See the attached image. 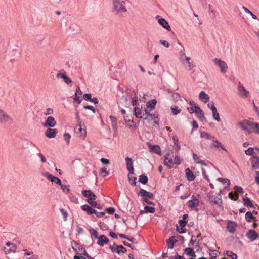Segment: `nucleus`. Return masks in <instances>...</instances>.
Segmentation results:
<instances>
[{
  "label": "nucleus",
  "instance_id": "1",
  "mask_svg": "<svg viewBox=\"0 0 259 259\" xmlns=\"http://www.w3.org/2000/svg\"><path fill=\"white\" fill-rule=\"evenodd\" d=\"M81 209L85 211L88 215L93 214H96L98 218H101L105 215V211L98 212L94 208H91V207H89L88 204H84L81 206Z\"/></svg>",
  "mask_w": 259,
  "mask_h": 259
},
{
  "label": "nucleus",
  "instance_id": "2",
  "mask_svg": "<svg viewBox=\"0 0 259 259\" xmlns=\"http://www.w3.org/2000/svg\"><path fill=\"white\" fill-rule=\"evenodd\" d=\"M207 198L209 199H212L211 202L218 205L220 208L223 207L222 206L223 201L221 197H218L217 194H214V192L211 191H210L207 195Z\"/></svg>",
  "mask_w": 259,
  "mask_h": 259
},
{
  "label": "nucleus",
  "instance_id": "3",
  "mask_svg": "<svg viewBox=\"0 0 259 259\" xmlns=\"http://www.w3.org/2000/svg\"><path fill=\"white\" fill-rule=\"evenodd\" d=\"M138 195L142 197V201L144 202L148 200L149 199H153L154 198V195L152 193L148 192L143 189H140L139 192L138 193Z\"/></svg>",
  "mask_w": 259,
  "mask_h": 259
},
{
  "label": "nucleus",
  "instance_id": "4",
  "mask_svg": "<svg viewBox=\"0 0 259 259\" xmlns=\"http://www.w3.org/2000/svg\"><path fill=\"white\" fill-rule=\"evenodd\" d=\"M146 145L149 148L150 152L155 153L159 156L162 155V152L159 145H153L150 142H149L146 143Z\"/></svg>",
  "mask_w": 259,
  "mask_h": 259
},
{
  "label": "nucleus",
  "instance_id": "5",
  "mask_svg": "<svg viewBox=\"0 0 259 259\" xmlns=\"http://www.w3.org/2000/svg\"><path fill=\"white\" fill-rule=\"evenodd\" d=\"M144 111V115H146V116L144 117L143 120H147L148 122H150L153 119H158L159 115L157 113L155 112L154 114H151L148 109H145Z\"/></svg>",
  "mask_w": 259,
  "mask_h": 259
},
{
  "label": "nucleus",
  "instance_id": "6",
  "mask_svg": "<svg viewBox=\"0 0 259 259\" xmlns=\"http://www.w3.org/2000/svg\"><path fill=\"white\" fill-rule=\"evenodd\" d=\"M82 195L87 198V201L95 200L97 199V196L90 190H85L82 191Z\"/></svg>",
  "mask_w": 259,
  "mask_h": 259
},
{
  "label": "nucleus",
  "instance_id": "7",
  "mask_svg": "<svg viewBox=\"0 0 259 259\" xmlns=\"http://www.w3.org/2000/svg\"><path fill=\"white\" fill-rule=\"evenodd\" d=\"M213 62L220 68L221 72L222 73H224L227 71L228 66L227 63L225 62L218 58H215L213 60Z\"/></svg>",
  "mask_w": 259,
  "mask_h": 259
},
{
  "label": "nucleus",
  "instance_id": "8",
  "mask_svg": "<svg viewBox=\"0 0 259 259\" xmlns=\"http://www.w3.org/2000/svg\"><path fill=\"white\" fill-rule=\"evenodd\" d=\"M114 9H115L118 13L122 11L125 12L127 9L124 6H122V3L120 0H114L113 2Z\"/></svg>",
  "mask_w": 259,
  "mask_h": 259
},
{
  "label": "nucleus",
  "instance_id": "9",
  "mask_svg": "<svg viewBox=\"0 0 259 259\" xmlns=\"http://www.w3.org/2000/svg\"><path fill=\"white\" fill-rule=\"evenodd\" d=\"M43 175L46 177L50 181L54 182L59 185V186L61 185V180L59 178L54 176L53 175L49 172H45L43 174Z\"/></svg>",
  "mask_w": 259,
  "mask_h": 259
},
{
  "label": "nucleus",
  "instance_id": "10",
  "mask_svg": "<svg viewBox=\"0 0 259 259\" xmlns=\"http://www.w3.org/2000/svg\"><path fill=\"white\" fill-rule=\"evenodd\" d=\"M56 121L53 116H49L46 121L42 123V126L46 127H53L55 126Z\"/></svg>",
  "mask_w": 259,
  "mask_h": 259
},
{
  "label": "nucleus",
  "instance_id": "11",
  "mask_svg": "<svg viewBox=\"0 0 259 259\" xmlns=\"http://www.w3.org/2000/svg\"><path fill=\"white\" fill-rule=\"evenodd\" d=\"M251 165L253 169H259V157L258 156H252L249 159Z\"/></svg>",
  "mask_w": 259,
  "mask_h": 259
},
{
  "label": "nucleus",
  "instance_id": "12",
  "mask_svg": "<svg viewBox=\"0 0 259 259\" xmlns=\"http://www.w3.org/2000/svg\"><path fill=\"white\" fill-rule=\"evenodd\" d=\"M246 236L249 240L253 241L258 238L259 234L254 230L250 229L248 231Z\"/></svg>",
  "mask_w": 259,
  "mask_h": 259
},
{
  "label": "nucleus",
  "instance_id": "13",
  "mask_svg": "<svg viewBox=\"0 0 259 259\" xmlns=\"http://www.w3.org/2000/svg\"><path fill=\"white\" fill-rule=\"evenodd\" d=\"M51 128L52 127H48L45 133L46 137L50 139L55 138L56 134L58 133V130L57 129Z\"/></svg>",
  "mask_w": 259,
  "mask_h": 259
},
{
  "label": "nucleus",
  "instance_id": "14",
  "mask_svg": "<svg viewBox=\"0 0 259 259\" xmlns=\"http://www.w3.org/2000/svg\"><path fill=\"white\" fill-rule=\"evenodd\" d=\"M11 120L10 116L4 110L0 109V123H4Z\"/></svg>",
  "mask_w": 259,
  "mask_h": 259
},
{
  "label": "nucleus",
  "instance_id": "15",
  "mask_svg": "<svg viewBox=\"0 0 259 259\" xmlns=\"http://www.w3.org/2000/svg\"><path fill=\"white\" fill-rule=\"evenodd\" d=\"M199 200H194V201L192 200H189L187 202V205L190 208L198 212L199 211V209L197 208V207L199 205Z\"/></svg>",
  "mask_w": 259,
  "mask_h": 259
},
{
  "label": "nucleus",
  "instance_id": "16",
  "mask_svg": "<svg viewBox=\"0 0 259 259\" xmlns=\"http://www.w3.org/2000/svg\"><path fill=\"white\" fill-rule=\"evenodd\" d=\"M126 165L127 170L130 174H134V168L133 166L132 159L129 157L125 158Z\"/></svg>",
  "mask_w": 259,
  "mask_h": 259
},
{
  "label": "nucleus",
  "instance_id": "17",
  "mask_svg": "<svg viewBox=\"0 0 259 259\" xmlns=\"http://www.w3.org/2000/svg\"><path fill=\"white\" fill-rule=\"evenodd\" d=\"M238 91L239 95L242 98H246L248 96L249 92L245 89V87L240 82L239 83L238 85Z\"/></svg>",
  "mask_w": 259,
  "mask_h": 259
},
{
  "label": "nucleus",
  "instance_id": "18",
  "mask_svg": "<svg viewBox=\"0 0 259 259\" xmlns=\"http://www.w3.org/2000/svg\"><path fill=\"white\" fill-rule=\"evenodd\" d=\"M237 226V223L232 221H229L227 224V229L230 233H234L236 231Z\"/></svg>",
  "mask_w": 259,
  "mask_h": 259
},
{
  "label": "nucleus",
  "instance_id": "19",
  "mask_svg": "<svg viewBox=\"0 0 259 259\" xmlns=\"http://www.w3.org/2000/svg\"><path fill=\"white\" fill-rule=\"evenodd\" d=\"M109 241V239L105 235H101L97 241V244L101 247H103L105 244H107Z\"/></svg>",
  "mask_w": 259,
  "mask_h": 259
},
{
  "label": "nucleus",
  "instance_id": "20",
  "mask_svg": "<svg viewBox=\"0 0 259 259\" xmlns=\"http://www.w3.org/2000/svg\"><path fill=\"white\" fill-rule=\"evenodd\" d=\"M176 237L175 236H172L166 240V244L168 248L172 249L174 247L175 243L178 242Z\"/></svg>",
  "mask_w": 259,
  "mask_h": 259
},
{
  "label": "nucleus",
  "instance_id": "21",
  "mask_svg": "<svg viewBox=\"0 0 259 259\" xmlns=\"http://www.w3.org/2000/svg\"><path fill=\"white\" fill-rule=\"evenodd\" d=\"M158 22L162 27L167 31H171V28L168 22L163 18H160L158 19Z\"/></svg>",
  "mask_w": 259,
  "mask_h": 259
},
{
  "label": "nucleus",
  "instance_id": "22",
  "mask_svg": "<svg viewBox=\"0 0 259 259\" xmlns=\"http://www.w3.org/2000/svg\"><path fill=\"white\" fill-rule=\"evenodd\" d=\"M242 202L243 205L246 207L255 208L254 205H253L252 201L248 197H243L242 198Z\"/></svg>",
  "mask_w": 259,
  "mask_h": 259
},
{
  "label": "nucleus",
  "instance_id": "23",
  "mask_svg": "<svg viewBox=\"0 0 259 259\" xmlns=\"http://www.w3.org/2000/svg\"><path fill=\"white\" fill-rule=\"evenodd\" d=\"M246 121H248V120L246 119L243 120V121L238 122V125L240 126L243 130L246 131L248 134H250L252 133V131L247 127V125L246 124Z\"/></svg>",
  "mask_w": 259,
  "mask_h": 259
},
{
  "label": "nucleus",
  "instance_id": "24",
  "mask_svg": "<svg viewBox=\"0 0 259 259\" xmlns=\"http://www.w3.org/2000/svg\"><path fill=\"white\" fill-rule=\"evenodd\" d=\"M186 177L189 181H193L195 180L196 177L193 171L189 168L185 170Z\"/></svg>",
  "mask_w": 259,
  "mask_h": 259
},
{
  "label": "nucleus",
  "instance_id": "25",
  "mask_svg": "<svg viewBox=\"0 0 259 259\" xmlns=\"http://www.w3.org/2000/svg\"><path fill=\"white\" fill-rule=\"evenodd\" d=\"M199 98L204 103H207L209 100V96L204 91H201L199 93Z\"/></svg>",
  "mask_w": 259,
  "mask_h": 259
},
{
  "label": "nucleus",
  "instance_id": "26",
  "mask_svg": "<svg viewBox=\"0 0 259 259\" xmlns=\"http://www.w3.org/2000/svg\"><path fill=\"white\" fill-rule=\"evenodd\" d=\"M245 219L246 222L248 223H251L252 222V220L254 221L256 220V217L253 216L250 211H247L246 212L245 215Z\"/></svg>",
  "mask_w": 259,
  "mask_h": 259
},
{
  "label": "nucleus",
  "instance_id": "27",
  "mask_svg": "<svg viewBox=\"0 0 259 259\" xmlns=\"http://www.w3.org/2000/svg\"><path fill=\"white\" fill-rule=\"evenodd\" d=\"M184 253L189 256H191L192 257H196L195 252L194 251L193 249L191 247H188L185 248L184 250Z\"/></svg>",
  "mask_w": 259,
  "mask_h": 259
},
{
  "label": "nucleus",
  "instance_id": "28",
  "mask_svg": "<svg viewBox=\"0 0 259 259\" xmlns=\"http://www.w3.org/2000/svg\"><path fill=\"white\" fill-rule=\"evenodd\" d=\"M157 102V100L155 99L148 101L146 104L147 108H150L151 109H155Z\"/></svg>",
  "mask_w": 259,
  "mask_h": 259
},
{
  "label": "nucleus",
  "instance_id": "29",
  "mask_svg": "<svg viewBox=\"0 0 259 259\" xmlns=\"http://www.w3.org/2000/svg\"><path fill=\"white\" fill-rule=\"evenodd\" d=\"M141 110L139 108L137 107H135L134 108V115L137 118L143 119L144 114H143V115H141Z\"/></svg>",
  "mask_w": 259,
  "mask_h": 259
},
{
  "label": "nucleus",
  "instance_id": "30",
  "mask_svg": "<svg viewBox=\"0 0 259 259\" xmlns=\"http://www.w3.org/2000/svg\"><path fill=\"white\" fill-rule=\"evenodd\" d=\"M213 143L211 144V147L214 148H221L222 150L224 151H227L225 147L223 146L221 143L217 140H212Z\"/></svg>",
  "mask_w": 259,
  "mask_h": 259
},
{
  "label": "nucleus",
  "instance_id": "31",
  "mask_svg": "<svg viewBox=\"0 0 259 259\" xmlns=\"http://www.w3.org/2000/svg\"><path fill=\"white\" fill-rule=\"evenodd\" d=\"M17 246L15 245V244H13L12 246H11L10 248H7L6 247H4L3 248V250L5 253V254H9L12 252H15L16 250Z\"/></svg>",
  "mask_w": 259,
  "mask_h": 259
},
{
  "label": "nucleus",
  "instance_id": "32",
  "mask_svg": "<svg viewBox=\"0 0 259 259\" xmlns=\"http://www.w3.org/2000/svg\"><path fill=\"white\" fill-rule=\"evenodd\" d=\"M139 182L143 185H146L148 183V178L145 174L139 176Z\"/></svg>",
  "mask_w": 259,
  "mask_h": 259
},
{
  "label": "nucleus",
  "instance_id": "33",
  "mask_svg": "<svg viewBox=\"0 0 259 259\" xmlns=\"http://www.w3.org/2000/svg\"><path fill=\"white\" fill-rule=\"evenodd\" d=\"M163 163L168 169H171L172 168V166L171 165V164L173 163V161L171 158H168L166 156H165Z\"/></svg>",
  "mask_w": 259,
  "mask_h": 259
},
{
  "label": "nucleus",
  "instance_id": "34",
  "mask_svg": "<svg viewBox=\"0 0 259 259\" xmlns=\"http://www.w3.org/2000/svg\"><path fill=\"white\" fill-rule=\"evenodd\" d=\"M126 252L127 250L123 246L121 245L116 246L115 253L120 254V253H125Z\"/></svg>",
  "mask_w": 259,
  "mask_h": 259
},
{
  "label": "nucleus",
  "instance_id": "35",
  "mask_svg": "<svg viewBox=\"0 0 259 259\" xmlns=\"http://www.w3.org/2000/svg\"><path fill=\"white\" fill-rule=\"evenodd\" d=\"M60 186L61 189L64 193L68 194L70 192L69 185H66L65 184H63L62 183H61V185H60Z\"/></svg>",
  "mask_w": 259,
  "mask_h": 259
},
{
  "label": "nucleus",
  "instance_id": "36",
  "mask_svg": "<svg viewBox=\"0 0 259 259\" xmlns=\"http://www.w3.org/2000/svg\"><path fill=\"white\" fill-rule=\"evenodd\" d=\"M144 209L146 211V213H154L155 212V208L149 205L145 206Z\"/></svg>",
  "mask_w": 259,
  "mask_h": 259
},
{
  "label": "nucleus",
  "instance_id": "37",
  "mask_svg": "<svg viewBox=\"0 0 259 259\" xmlns=\"http://www.w3.org/2000/svg\"><path fill=\"white\" fill-rule=\"evenodd\" d=\"M228 197L231 200L236 201L238 199L239 195L234 192H230L228 194Z\"/></svg>",
  "mask_w": 259,
  "mask_h": 259
},
{
  "label": "nucleus",
  "instance_id": "38",
  "mask_svg": "<svg viewBox=\"0 0 259 259\" xmlns=\"http://www.w3.org/2000/svg\"><path fill=\"white\" fill-rule=\"evenodd\" d=\"M89 231L91 235L94 236L95 239H98L100 238V236H99V233L98 231H96L95 229L93 228H91Z\"/></svg>",
  "mask_w": 259,
  "mask_h": 259
},
{
  "label": "nucleus",
  "instance_id": "39",
  "mask_svg": "<svg viewBox=\"0 0 259 259\" xmlns=\"http://www.w3.org/2000/svg\"><path fill=\"white\" fill-rule=\"evenodd\" d=\"M224 254H226L228 256L230 257L231 259L237 258V255L230 250L226 251L224 253Z\"/></svg>",
  "mask_w": 259,
  "mask_h": 259
},
{
  "label": "nucleus",
  "instance_id": "40",
  "mask_svg": "<svg viewBox=\"0 0 259 259\" xmlns=\"http://www.w3.org/2000/svg\"><path fill=\"white\" fill-rule=\"evenodd\" d=\"M171 110L174 115H177L181 112V109L178 106H174L171 107Z\"/></svg>",
  "mask_w": 259,
  "mask_h": 259
},
{
  "label": "nucleus",
  "instance_id": "41",
  "mask_svg": "<svg viewBox=\"0 0 259 259\" xmlns=\"http://www.w3.org/2000/svg\"><path fill=\"white\" fill-rule=\"evenodd\" d=\"M200 134L201 138H205L207 140H210L211 138V136L208 133L204 131H200Z\"/></svg>",
  "mask_w": 259,
  "mask_h": 259
},
{
  "label": "nucleus",
  "instance_id": "42",
  "mask_svg": "<svg viewBox=\"0 0 259 259\" xmlns=\"http://www.w3.org/2000/svg\"><path fill=\"white\" fill-rule=\"evenodd\" d=\"M217 180L223 183H227V187H229L230 185V181L229 179L227 178H223L221 177H219L217 179Z\"/></svg>",
  "mask_w": 259,
  "mask_h": 259
},
{
  "label": "nucleus",
  "instance_id": "43",
  "mask_svg": "<svg viewBox=\"0 0 259 259\" xmlns=\"http://www.w3.org/2000/svg\"><path fill=\"white\" fill-rule=\"evenodd\" d=\"M245 153L248 156H253L254 154V148L252 147H249L245 151Z\"/></svg>",
  "mask_w": 259,
  "mask_h": 259
},
{
  "label": "nucleus",
  "instance_id": "44",
  "mask_svg": "<svg viewBox=\"0 0 259 259\" xmlns=\"http://www.w3.org/2000/svg\"><path fill=\"white\" fill-rule=\"evenodd\" d=\"M242 9L244 10V11L246 13L249 14L253 19H257V16L255 15H254L253 13H252L248 8L243 6L242 7Z\"/></svg>",
  "mask_w": 259,
  "mask_h": 259
},
{
  "label": "nucleus",
  "instance_id": "45",
  "mask_svg": "<svg viewBox=\"0 0 259 259\" xmlns=\"http://www.w3.org/2000/svg\"><path fill=\"white\" fill-rule=\"evenodd\" d=\"M197 117L201 121L203 120H206L205 117L204 116V114L203 112H199V113L195 114Z\"/></svg>",
  "mask_w": 259,
  "mask_h": 259
},
{
  "label": "nucleus",
  "instance_id": "46",
  "mask_svg": "<svg viewBox=\"0 0 259 259\" xmlns=\"http://www.w3.org/2000/svg\"><path fill=\"white\" fill-rule=\"evenodd\" d=\"M176 231L178 232L180 234H184L186 232V229L185 227H181L180 228L179 226L178 225H176Z\"/></svg>",
  "mask_w": 259,
  "mask_h": 259
},
{
  "label": "nucleus",
  "instance_id": "47",
  "mask_svg": "<svg viewBox=\"0 0 259 259\" xmlns=\"http://www.w3.org/2000/svg\"><path fill=\"white\" fill-rule=\"evenodd\" d=\"M88 203L89 204V207H91V208H97L98 203L97 202V201H95V200H92L90 201H88Z\"/></svg>",
  "mask_w": 259,
  "mask_h": 259
},
{
  "label": "nucleus",
  "instance_id": "48",
  "mask_svg": "<svg viewBox=\"0 0 259 259\" xmlns=\"http://www.w3.org/2000/svg\"><path fill=\"white\" fill-rule=\"evenodd\" d=\"M78 126L79 127V131L80 133V136L81 137L83 136V138H84L86 136V130L83 129L82 128L81 124H79V125H78Z\"/></svg>",
  "mask_w": 259,
  "mask_h": 259
},
{
  "label": "nucleus",
  "instance_id": "49",
  "mask_svg": "<svg viewBox=\"0 0 259 259\" xmlns=\"http://www.w3.org/2000/svg\"><path fill=\"white\" fill-rule=\"evenodd\" d=\"M233 190L240 194H243L244 192L242 188L237 185L234 186Z\"/></svg>",
  "mask_w": 259,
  "mask_h": 259
},
{
  "label": "nucleus",
  "instance_id": "50",
  "mask_svg": "<svg viewBox=\"0 0 259 259\" xmlns=\"http://www.w3.org/2000/svg\"><path fill=\"white\" fill-rule=\"evenodd\" d=\"M115 211V209L113 207H108L105 209V212H106L107 213H108L109 214H113L114 213Z\"/></svg>",
  "mask_w": 259,
  "mask_h": 259
},
{
  "label": "nucleus",
  "instance_id": "51",
  "mask_svg": "<svg viewBox=\"0 0 259 259\" xmlns=\"http://www.w3.org/2000/svg\"><path fill=\"white\" fill-rule=\"evenodd\" d=\"M60 211L61 212L64 220L66 221L67 220V218L68 217V213L63 208H60Z\"/></svg>",
  "mask_w": 259,
  "mask_h": 259
},
{
  "label": "nucleus",
  "instance_id": "52",
  "mask_svg": "<svg viewBox=\"0 0 259 259\" xmlns=\"http://www.w3.org/2000/svg\"><path fill=\"white\" fill-rule=\"evenodd\" d=\"M110 118L111 121V123L113 127H116L117 125V118L116 117L113 116H110Z\"/></svg>",
  "mask_w": 259,
  "mask_h": 259
},
{
  "label": "nucleus",
  "instance_id": "53",
  "mask_svg": "<svg viewBox=\"0 0 259 259\" xmlns=\"http://www.w3.org/2000/svg\"><path fill=\"white\" fill-rule=\"evenodd\" d=\"M82 100L80 96L74 95V101H73L74 103L76 102L77 103V104H79L81 103Z\"/></svg>",
  "mask_w": 259,
  "mask_h": 259
},
{
  "label": "nucleus",
  "instance_id": "54",
  "mask_svg": "<svg viewBox=\"0 0 259 259\" xmlns=\"http://www.w3.org/2000/svg\"><path fill=\"white\" fill-rule=\"evenodd\" d=\"M83 98L85 100L90 102L92 100V94L91 93H85L83 95Z\"/></svg>",
  "mask_w": 259,
  "mask_h": 259
},
{
  "label": "nucleus",
  "instance_id": "55",
  "mask_svg": "<svg viewBox=\"0 0 259 259\" xmlns=\"http://www.w3.org/2000/svg\"><path fill=\"white\" fill-rule=\"evenodd\" d=\"M64 139L66 141L67 144L69 143L71 135L67 133H65L63 135Z\"/></svg>",
  "mask_w": 259,
  "mask_h": 259
},
{
  "label": "nucleus",
  "instance_id": "56",
  "mask_svg": "<svg viewBox=\"0 0 259 259\" xmlns=\"http://www.w3.org/2000/svg\"><path fill=\"white\" fill-rule=\"evenodd\" d=\"M201 171H202V174L204 178L205 179H206L208 182H210V179L209 178L208 175L206 174L205 170L203 168H202Z\"/></svg>",
  "mask_w": 259,
  "mask_h": 259
},
{
  "label": "nucleus",
  "instance_id": "57",
  "mask_svg": "<svg viewBox=\"0 0 259 259\" xmlns=\"http://www.w3.org/2000/svg\"><path fill=\"white\" fill-rule=\"evenodd\" d=\"M100 174H103V177H105L108 175L109 172L107 171V168L103 167L100 169Z\"/></svg>",
  "mask_w": 259,
  "mask_h": 259
},
{
  "label": "nucleus",
  "instance_id": "58",
  "mask_svg": "<svg viewBox=\"0 0 259 259\" xmlns=\"http://www.w3.org/2000/svg\"><path fill=\"white\" fill-rule=\"evenodd\" d=\"M194 109L192 111V112H194L195 114L199 113V112H202V110L200 108V107L198 105L194 106Z\"/></svg>",
  "mask_w": 259,
  "mask_h": 259
},
{
  "label": "nucleus",
  "instance_id": "59",
  "mask_svg": "<svg viewBox=\"0 0 259 259\" xmlns=\"http://www.w3.org/2000/svg\"><path fill=\"white\" fill-rule=\"evenodd\" d=\"M255 123H256V122H251L249 120L246 122V124L247 125V126H249L250 128L252 129L253 130H254Z\"/></svg>",
  "mask_w": 259,
  "mask_h": 259
},
{
  "label": "nucleus",
  "instance_id": "60",
  "mask_svg": "<svg viewBox=\"0 0 259 259\" xmlns=\"http://www.w3.org/2000/svg\"><path fill=\"white\" fill-rule=\"evenodd\" d=\"M131 104L132 105L135 106H137V105H139L138 100L136 96H135L134 98H132Z\"/></svg>",
  "mask_w": 259,
  "mask_h": 259
},
{
  "label": "nucleus",
  "instance_id": "61",
  "mask_svg": "<svg viewBox=\"0 0 259 259\" xmlns=\"http://www.w3.org/2000/svg\"><path fill=\"white\" fill-rule=\"evenodd\" d=\"M179 224L181 227H185L188 223L187 220H184L183 219L179 220Z\"/></svg>",
  "mask_w": 259,
  "mask_h": 259
},
{
  "label": "nucleus",
  "instance_id": "62",
  "mask_svg": "<svg viewBox=\"0 0 259 259\" xmlns=\"http://www.w3.org/2000/svg\"><path fill=\"white\" fill-rule=\"evenodd\" d=\"M83 108L85 109L91 110L94 113H96L95 108L92 105H84Z\"/></svg>",
  "mask_w": 259,
  "mask_h": 259
},
{
  "label": "nucleus",
  "instance_id": "63",
  "mask_svg": "<svg viewBox=\"0 0 259 259\" xmlns=\"http://www.w3.org/2000/svg\"><path fill=\"white\" fill-rule=\"evenodd\" d=\"M211 251L212 253H209L210 255L211 256L210 259H216L218 255L217 253L218 251L215 250H212Z\"/></svg>",
  "mask_w": 259,
  "mask_h": 259
},
{
  "label": "nucleus",
  "instance_id": "64",
  "mask_svg": "<svg viewBox=\"0 0 259 259\" xmlns=\"http://www.w3.org/2000/svg\"><path fill=\"white\" fill-rule=\"evenodd\" d=\"M74 259H86V258L83 256L81 253H77L73 257Z\"/></svg>",
  "mask_w": 259,
  "mask_h": 259
}]
</instances>
